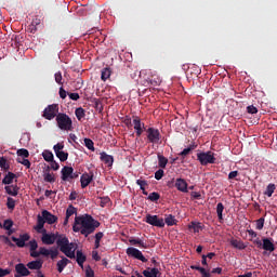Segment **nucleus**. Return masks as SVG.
I'll return each mask as SVG.
<instances>
[{
  "mask_svg": "<svg viewBox=\"0 0 277 277\" xmlns=\"http://www.w3.org/2000/svg\"><path fill=\"white\" fill-rule=\"evenodd\" d=\"M109 202V197H103L101 198L100 205L101 207H105Z\"/></svg>",
  "mask_w": 277,
  "mask_h": 277,
  "instance_id": "obj_59",
  "label": "nucleus"
},
{
  "mask_svg": "<svg viewBox=\"0 0 277 277\" xmlns=\"http://www.w3.org/2000/svg\"><path fill=\"white\" fill-rule=\"evenodd\" d=\"M14 226V221L8 219L3 223V229L4 230H10Z\"/></svg>",
  "mask_w": 277,
  "mask_h": 277,
  "instance_id": "obj_45",
  "label": "nucleus"
},
{
  "mask_svg": "<svg viewBox=\"0 0 277 277\" xmlns=\"http://www.w3.org/2000/svg\"><path fill=\"white\" fill-rule=\"evenodd\" d=\"M237 176H239V171H232L228 174V180L233 181V179H237Z\"/></svg>",
  "mask_w": 277,
  "mask_h": 277,
  "instance_id": "obj_55",
  "label": "nucleus"
},
{
  "mask_svg": "<svg viewBox=\"0 0 277 277\" xmlns=\"http://www.w3.org/2000/svg\"><path fill=\"white\" fill-rule=\"evenodd\" d=\"M247 114H259V108H256L254 105H250L247 107Z\"/></svg>",
  "mask_w": 277,
  "mask_h": 277,
  "instance_id": "obj_50",
  "label": "nucleus"
},
{
  "mask_svg": "<svg viewBox=\"0 0 277 277\" xmlns=\"http://www.w3.org/2000/svg\"><path fill=\"white\" fill-rule=\"evenodd\" d=\"M51 168L48 167V169L43 173V180L45 183H55V175L50 172Z\"/></svg>",
  "mask_w": 277,
  "mask_h": 277,
  "instance_id": "obj_24",
  "label": "nucleus"
},
{
  "mask_svg": "<svg viewBox=\"0 0 277 277\" xmlns=\"http://www.w3.org/2000/svg\"><path fill=\"white\" fill-rule=\"evenodd\" d=\"M41 217L47 222V224H55V222H57V216L51 214L49 210H43L41 212Z\"/></svg>",
  "mask_w": 277,
  "mask_h": 277,
  "instance_id": "obj_14",
  "label": "nucleus"
},
{
  "mask_svg": "<svg viewBox=\"0 0 277 277\" xmlns=\"http://www.w3.org/2000/svg\"><path fill=\"white\" fill-rule=\"evenodd\" d=\"M146 133L149 144H159L161 142V132H159V129L148 128Z\"/></svg>",
  "mask_w": 277,
  "mask_h": 277,
  "instance_id": "obj_7",
  "label": "nucleus"
},
{
  "mask_svg": "<svg viewBox=\"0 0 277 277\" xmlns=\"http://www.w3.org/2000/svg\"><path fill=\"white\" fill-rule=\"evenodd\" d=\"M75 259L79 265V267H83V263L88 261V258L81 250H75Z\"/></svg>",
  "mask_w": 277,
  "mask_h": 277,
  "instance_id": "obj_18",
  "label": "nucleus"
},
{
  "mask_svg": "<svg viewBox=\"0 0 277 277\" xmlns=\"http://www.w3.org/2000/svg\"><path fill=\"white\" fill-rule=\"evenodd\" d=\"M126 254H128V256H130L131 259H136L137 261H142V263H148V259H146L142 253V251H140L136 248L129 247L126 250Z\"/></svg>",
  "mask_w": 277,
  "mask_h": 277,
  "instance_id": "obj_8",
  "label": "nucleus"
},
{
  "mask_svg": "<svg viewBox=\"0 0 277 277\" xmlns=\"http://www.w3.org/2000/svg\"><path fill=\"white\" fill-rule=\"evenodd\" d=\"M101 226V222L96 221V219L92 217L90 214H84L75 217V222L72 225L74 233H81L85 237L92 235Z\"/></svg>",
  "mask_w": 277,
  "mask_h": 277,
  "instance_id": "obj_2",
  "label": "nucleus"
},
{
  "mask_svg": "<svg viewBox=\"0 0 277 277\" xmlns=\"http://www.w3.org/2000/svg\"><path fill=\"white\" fill-rule=\"evenodd\" d=\"M10 272L11 271L9 268L3 269L0 267V277L10 276Z\"/></svg>",
  "mask_w": 277,
  "mask_h": 277,
  "instance_id": "obj_56",
  "label": "nucleus"
},
{
  "mask_svg": "<svg viewBox=\"0 0 277 277\" xmlns=\"http://www.w3.org/2000/svg\"><path fill=\"white\" fill-rule=\"evenodd\" d=\"M161 198V195H159V193L154 192L150 193L148 196V200H150L151 202H157V200H159Z\"/></svg>",
  "mask_w": 277,
  "mask_h": 277,
  "instance_id": "obj_43",
  "label": "nucleus"
},
{
  "mask_svg": "<svg viewBox=\"0 0 277 277\" xmlns=\"http://www.w3.org/2000/svg\"><path fill=\"white\" fill-rule=\"evenodd\" d=\"M54 79L56 81V83H58V85H63V82H62V71H58L54 75Z\"/></svg>",
  "mask_w": 277,
  "mask_h": 277,
  "instance_id": "obj_52",
  "label": "nucleus"
},
{
  "mask_svg": "<svg viewBox=\"0 0 277 277\" xmlns=\"http://www.w3.org/2000/svg\"><path fill=\"white\" fill-rule=\"evenodd\" d=\"M85 277H94V271L92 269V267L88 266L85 268Z\"/></svg>",
  "mask_w": 277,
  "mask_h": 277,
  "instance_id": "obj_54",
  "label": "nucleus"
},
{
  "mask_svg": "<svg viewBox=\"0 0 277 277\" xmlns=\"http://www.w3.org/2000/svg\"><path fill=\"white\" fill-rule=\"evenodd\" d=\"M136 185H138L144 196H148V192H146V186H148V182L146 180H136Z\"/></svg>",
  "mask_w": 277,
  "mask_h": 277,
  "instance_id": "obj_30",
  "label": "nucleus"
},
{
  "mask_svg": "<svg viewBox=\"0 0 277 277\" xmlns=\"http://www.w3.org/2000/svg\"><path fill=\"white\" fill-rule=\"evenodd\" d=\"M15 272L19 274V276H30L31 272H29V268L25 266V264L19 263L15 266Z\"/></svg>",
  "mask_w": 277,
  "mask_h": 277,
  "instance_id": "obj_17",
  "label": "nucleus"
},
{
  "mask_svg": "<svg viewBox=\"0 0 277 277\" xmlns=\"http://www.w3.org/2000/svg\"><path fill=\"white\" fill-rule=\"evenodd\" d=\"M197 161H199L200 166L213 164L216 161L215 153L211 150L198 153Z\"/></svg>",
  "mask_w": 277,
  "mask_h": 277,
  "instance_id": "obj_4",
  "label": "nucleus"
},
{
  "mask_svg": "<svg viewBox=\"0 0 277 277\" xmlns=\"http://www.w3.org/2000/svg\"><path fill=\"white\" fill-rule=\"evenodd\" d=\"M28 31H29L30 34H36V31H38V28L36 27V25L30 24V25L28 26Z\"/></svg>",
  "mask_w": 277,
  "mask_h": 277,
  "instance_id": "obj_60",
  "label": "nucleus"
},
{
  "mask_svg": "<svg viewBox=\"0 0 277 277\" xmlns=\"http://www.w3.org/2000/svg\"><path fill=\"white\" fill-rule=\"evenodd\" d=\"M14 179H17L16 174L12 172H8V174H5V176L2 180V184L12 185L14 183Z\"/></svg>",
  "mask_w": 277,
  "mask_h": 277,
  "instance_id": "obj_21",
  "label": "nucleus"
},
{
  "mask_svg": "<svg viewBox=\"0 0 277 277\" xmlns=\"http://www.w3.org/2000/svg\"><path fill=\"white\" fill-rule=\"evenodd\" d=\"M190 196L194 198V200H202V195L198 192H192Z\"/></svg>",
  "mask_w": 277,
  "mask_h": 277,
  "instance_id": "obj_53",
  "label": "nucleus"
},
{
  "mask_svg": "<svg viewBox=\"0 0 277 277\" xmlns=\"http://www.w3.org/2000/svg\"><path fill=\"white\" fill-rule=\"evenodd\" d=\"M265 226V217H260L255 221V228L256 230H263V227Z\"/></svg>",
  "mask_w": 277,
  "mask_h": 277,
  "instance_id": "obj_42",
  "label": "nucleus"
},
{
  "mask_svg": "<svg viewBox=\"0 0 277 277\" xmlns=\"http://www.w3.org/2000/svg\"><path fill=\"white\" fill-rule=\"evenodd\" d=\"M224 203L222 202H219L216 205V214H217V219H219V222L222 224L224 222Z\"/></svg>",
  "mask_w": 277,
  "mask_h": 277,
  "instance_id": "obj_26",
  "label": "nucleus"
},
{
  "mask_svg": "<svg viewBox=\"0 0 277 277\" xmlns=\"http://www.w3.org/2000/svg\"><path fill=\"white\" fill-rule=\"evenodd\" d=\"M84 145L88 147L89 150H93L94 153V141H92L91 138H84Z\"/></svg>",
  "mask_w": 277,
  "mask_h": 277,
  "instance_id": "obj_44",
  "label": "nucleus"
},
{
  "mask_svg": "<svg viewBox=\"0 0 277 277\" xmlns=\"http://www.w3.org/2000/svg\"><path fill=\"white\" fill-rule=\"evenodd\" d=\"M56 124L61 131H72V119L64 113L57 114Z\"/></svg>",
  "mask_w": 277,
  "mask_h": 277,
  "instance_id": "obj_3",
  "label": "nucleus"
},
{
  "mask_svg": "<svg viewBox=\"0 0 277 277\" xmlns=\"http://www.w3.org/2000/svg\"><path fill=\"white\" fill-rule=\"evenodd\" d=\"M28 269H42V261L36 260L27 264Z\"/></svg>",
  "mask_w": 277,
  "mask_h": 277,
  "instance_id": "obj_31",
  "label": "nucleus"
},
{
  "mask_svg": "<svg viewBox=\"0 0 277 277\" xmlns=\"http://www.w3.org/2000/svg\"><path fill=\"white\" fill-rule=\"evenodd\" d=\"M92 181H94V173H83L80 177L82 189H85V187H88Z\"/></svg>",
  "mask_w": 277,
  "mask_h": 277,
  "instance_id": "obj_12",
  "label": "nucleus"
},
{
  "mask_svg": "<svg viewBox=\"0 0 277 277\" xmlns=\"http://www.w3.org/2000/svg\"><path fill=\"white\" fill-rule=\"evenodd\" d=\"M146 224L150 226H156L157 228H163L166 226V222L163 217H159L158 215L147 214L145 216Z\"/></svg>",
  "mask_w": 277,
  "mask_h": 277,
  "instance_id": "obj_6",
  "label": "nucleus"
},
{
  "mask_svg": "<svg viewBox=\"0 0 277 277\" xmlns=\"http://www.w3.org/2000/svg\"><path fill=\"white\" fill-rule=\"evenodd\" d=\"M11 239L14 243H16L17 248H25V246H27V243L25 242L29 241V239H31V236H29V234H21L18 238L12 236Z\"/></svg>",
  "mask_w": 277,
  "mask_h": 277,
  "instance_id": "obj_11",
  "label": "nucleus"
},
{
  "mask_svg": "<svg viewBox=\"0 0 277 277\" xmlns=\"http://www.w3.org/2000/svg\"><path fill=\"white\" fill-rule=\"evenodd\" d=\"M58 94H60L61 98H66V96H67L66 90H64V88H62V87L60 88Z\"/></svg>",
  "mask_w": 277,
  "mask_h": 277,
  "instance_id": "obj_61",
  "label": "nucleus"
},
{
  "mask_svg": "<svg viewBox=\"0 0 277 277\" xmlns=\"http://www.w3.org/2000/svg\"><path fill=\"white\" fill-rule=\"evenodd\" d=\"M42 157H43L44 161H48L49 163H50V161H53V159H54L53 153L51 150H44L42 153Z\"/></svg>",
  "mask_w": 277,
  "mask_h": 277,
  "instance_id": "obj_37",
  "label": "nucleus"
},
{
  "mask_svg": "<svg viewBox=\"0 0 277 277\" xmlns=\"http://www.w3.org/2000/svg\"><path fill=\"white\" fill-rule=\"evenodd\" d=\"M126 127H132L133 124L131 123V117H126V119L123 120Z\"/></svg>",
  "mask_w": 277,
  "mask_h": 277,
  "instance_id": "obj_64",
  "label": "nucleus"
},
{
  "mask_svg": "<svg viewBox=\"0 0 277 277\" xmlns=\"http://www.w3.org/2000/svg\"><path fill=\"white\" fill-rule=\"evenodd\" d=\"M262 241V248L266 250V252H274V250H276V246H274V242H272L269 238H264Z\"/></svg>",
  "mask_w": 277,
  "mask_h": 277,
  "instance_id": "obj_20",
  "label": "nucleus"
},
{
  "mask_svg": "<svg viewBox=\"0 0 277 277\" xmlns=\"http://www.w3.org/2000/svg\"><path fill=\"white\" fill-rule=\"evenodd\" d=\"M247 233L249 237H252L253 239L258 237V234L254 232V229H248Z\"/></svg>",
  "mask_w": 277,
  "mask_h": 277,
  "instance_id": "obj_63",
  "label": "nucleus"
},
{
  "mask_svg": "<svg viewBox=\"0 0 277 277\" xmlns=\"http://www.w3.org/2000/svg\"><path fill=\"white\" fill-rule=\"evenodd\" d=\"M5 189V193L9 195V196H18V185H8L4 187Z\"/></svg>",
  "mask_w": 277,
  "mask_h": 277,
  "instance_id": "obj_23",
  "label": "nucleus"
},
{
  "mask_svg": "<svg viewBox=\"0 0 277 277\" xmlns=\"http://www.w3.org/2000/svg\"><path fill=\"white\" fill-rule=\"evenodd\" d=\"M92 259L94 261H101V255H98V251H93L92 252Z\"/></svg>",
  "mask_w": 277,
  "mask_h": 277,
  "instance_id": "obj_62",
  "label": "nucleus"
},
{
  "mask_svg": "<svg viewBox=\"0 0 277 277\" xmlns=\"http://www.w3.org/2000/svg\"><path fill=\"white\" fill-rule=\"evenodd\" d=\"M100 159H101V161H103V163H106L109 167L114 166V156L108 155L105 151H102L100 154Z\"/></svg>",
  "mask_w": 277,
  "mask_h": 277,
  "instance_id": "obj_19",
  "label": "nucleus"
},
{
  "mask_svg": "<svg viewBox=\"0 0 277 277\" xmlns=\"http://www.w3.org/2000/svg\"><path fill=\"white\" fill-rule=\"evenodd\" d=\"M230 246H233V248H236V250H246V248H248V246H246L243 241L237 239H232Z\"/></svg>",
  "mask_w": 277,
  "mask_h": 277,
  "instance_id": "obj_27",
  "label": "nucleus"
},
{
  "mask_svg": "<svg viewBox=\"0 0 277 277\" xmlns=\"http://www.w3.org/2000/svg\"><path fill=\"white\" fill-rule=\"evenodd\" d=\"M109 77H111V69H109V67H105L104 69H102V75H101L102 81L109 79Z\"/></svg>",
  "mask_w": 277,
  "mask_h": 277,
  "instance_id": "obj_35",
  "label": "nucleus"
},
{
  "mask_svg": "<svg viewBox=\"0 0 277 277\" xmlns=\"http://www.w3.org/2000/svg\"><path fill=\"white\" fill-rule=\"evenodd\" d=\"M133 124H134L136 137H142V133L146 131V124L142 122V119H140V117L137 116L133 117Z\"/></svg>",
  "mask_w": 277,
  "mask_h": 277,
  "instance_id": "obj_10",
  "label": "nucleus"
},
{
  "mask_svg": "<svg viewBox=\"0 0 277 277\" xmlns=\"http://www.w3.org/2000/svg\"><path fill=\"white\" fill-rule=\"evenodd\" d=\"M16 161L17 163H22V166H25V168H27L28 170L29 168H31V162L29 161V159L18 157Z\"/></svg>",
  "mask_w": 277,
  "mask_h": 277,
  "instance_id": "obj_41",
  "label": "nucleus"
},
{
  "mask_svg": "<svg viewBox=\"0 0 277 277\" xmlns=\"http://www.w3.org/2000/svg\"><path fill=\"white\" fill-rule=\"evenodd\" d=\"M196 148H198V145L196 144L189 145L187 148H184L179 155L180 157H183V159H185V157H187V155H189L192 150H196Z\"/></svg>",
  "mask_w": 277,
  "mask_h": 277,
  "instance_id": "obj_29",
  "label": "nucleus"
},
{
  "mask_svg": "<svg viewBox=\"0 0 277 277\" xmlns=\"http://www.w3.org/2000/svg\"><path fill=\"white\" fill-rule=\"evenodd\" d=\"M44 224H47V221H44V219L42 217V215H38L37 216V225L35 227V229L37 230V233H42L44 230Z\"/></svg>",
  "mask_w": 277,
  "mask_h": 277,
  "instance_id": "obj_22",
  "label": "nucleus"
},
{
  "mask_svg": "<svg viewBox=\"0 0 277 277\" xmlns=\"http://www.w3.org/2000/svg\"><path fill=\"white\" fill-rule=\"evenodd\" d=\"M50 252H51V250H49V249H47L44 247H41L39 249L40 256H50Z\"/></svg>",
  "mask_w": 277,
  "mask_h": 277,
  "instance_id": "obj_48",
  "label": "nucleus"
},
{
  "mask_svg": "<svg viewBox=\"0 0 277 277\" xmlns=\"http://www.w3.org/2000/svg\"><path fill=\"white\" fill-rule=\"evenodd\" d=\"M72 215H77V208L70 205L66 210V217H72Z\"/></svg>",
  "mask_w": 277,
  "mask_h": 277,
  "instance_id": "obj_39",
  "label": "nucleus"
},
{
  "mask_svg": "<svg viewBox=\"0 0 277 277\" xmlns=\"http://www.w3.org/2000/svg\"><path fill=\"white\" fill-rule=\"evenodd\" d=\"M75 115L77 120H81L82 118H85V109L79 107L75 110Z\"/></svg>",
  "mask_w": 277,
  "mask_h": 277,
  "instance_id": "obj_38",
  "label": "nucleus"
},
{
  "mask_svg": "<svg viewBox=\"0 0 277 277\" xmlns=\"http://www.w3.org/2000/svg\"><path fill=\"white\" fill-rule=\"evenodd\" d=\"M68 96L71 101H79L80 98L79 93H69Z\"/></svg>",
  "mask_w": 277,
  "mask_h": 277,
  "instance_id": "obj_58",
  "label": "nucleus"
},
{
  "mask_svg": "<svg viewBox=\"0 0 277 277\" xmlns=\"http://www.w3.org/2000/svg\"><path fill=\"white\" fill-rule=\"evenodd\" d=\"M17 156L21 158V157H24V159H27V157H29V150L25 149V148H22V149H18L17 150Z\"/></svg>",
  "mask_w": 277,
  "mask_h": 277,
  "instance_id": "obj_46",
  "label": "nucleus"
},
{
  "mask_svg": "<svg viewBox=\"0 0 277 277\" xmlns=\"http://www.w3.org/2000/svg\"><path fill=\"white\" fill-rule=\"evenodd\" d=\"M53 150L60 161H68V153L64 151V143H57L56 145H54Z\"/></svg>",
  "mask_w": 277,
  "mask_h": 277,
  "instance_id": "obj_9",
  "label": "nucleus"
},
{
  "mask_svg": "<svg viewBox=\"0 0 277 277\" xmlns=\"http://www.w3.org/2000/svg\"><path fill=\"white\" fill-rule=\"evenodd\" d=\"M163 169H159L158 171L155 172V179L156 181H161L163 179Z\"/></svg>",
  "mask_w": 277,
  "mask_h": 277,
  "instance_id": "obj_49",
  "label": "nucleus"
},
{
  "mask_svg": "<svg viewBox=\"0 0 277 277\" xmlns=\"http://www.w3.org/2000/svg\"><path fill=\"white\" fill-rule=\"evenodd\" d=\"M29 246H30V252L38 250V241H36V239L30 240Z\"/></svg>",
  "mask_w": 277,
  "mask_h": 277,
  "instance_id": "obj_51",
  "label": "nucleus"
},
{
  "mask_svg": "<svg viewBox=\"0 0 277 277\" xmlns=\"http://www.w3.org/2000/svg\"><path fill=\"white\" fill-rule=\"evenodd\" d=\"M56 256H60V251L57 250V248L50 249V259H52V261H55Z\"/></svg>",
  "mask_w": 277,
  "mask_h": 277,
  "instance_id": "obj_47",
  "label": "nucleus"
},
{
  "mask_svg": "<svg viewBox=\"0 0 277 277\" xmlns=\"http://www.w3.org/2000/svg\"><path fill=\"white\" fill-rule=\"evenodd\" d=\"M70 263V260L68 258L61 255V260L56 263L57 272L62 274L64 269H66V266Z\"/></svg>",
  "mask_w": 277,
  "mask_h": 277,
  "instance_id": "obj_16",
  "label": "nucleus"
},
{
  "mask_svg": "<svg viewBox=\"0 0 277 277\" xmlns=\"http://www.w3.org/2000/svg\"><path fill=\"white\" fill-rule=\"evenodd\" d=\"M72 172H75V169H72V167H68V166L63 167V169L61 170L62 181L70 182V176L72 175Z\"/></svg>",
  "mask_w": 277,
  "mask_h": 277,
  "instance_id": "obj_13",
  "label": "nucleus"
},
{
  "mask_svg": "<svg viewBox=\"0 0 277 277\" xmlns=\"http://www.w3.org/2000/svg\"><path fill=\"white\" fill-rule=\"evenodd\" d=\"M175 187L177 192H182L183 194H187V181L185 179H176L175 181Z\"/></svg>",
  "mask_w": 277,
  "mask_h": 277,
  "instance_id": "obj_15",
  "label": "nucleus"
},
{
  "mask_svg": "<svg viewBox=\"0 0 277 277\" xmlns=\"http://www.w3.org/2000/svg\"><path fill=\"white\" fill-rule=\"evenodd\" d=\"M50 163H51L52 170L54 171L60 170V163H57L55 160L50 161Z\"/></svg>",
  "mask_w": 277,
  "mask_h": 277,
  "instance_id": "obj_57",
  "label": "nucleus"
},
{
  "mask_svg": "<svg viewBox=\"0 0 277 277\" xmlns=\"http://www.w3.org/2000/svg\"><path fill=\"white\" fill-rule=\"evenodd\" d=\"M129 241L131 246H138L140 248H148V245L140 238H131Z\"/></svg>",
  "mask_w": 277,
  "mask_h": 277,
  "instance_id": "obj_28",
  "label": "nucleus"
},
{
  "mask_svg": "<svg viewBox=\"0 0 277 277\" xmlns=\"http://www.w3.org/2000/svg\"><path fill=\"white\" fill-rule=\"evenodd\" d=\"M0 168L3 172H8L10 170V162H8L5 157L0 158Z\"/></svg>",
  "mask_w": 277,
  "mask_h": 277,
  "instance_id": "obj_32",
  "label": "nucleus"
},
{
  "mask_svg": "<svg viewBox=\"0 0 277 277\" xmlns=\"http://www.w3.org/2000/svg\"><path fill=\"white\" fill-rule=\"evenodd\" d=\"M274 192H276V184H268L266 190L264 192V196L272 198Z\"/></svg>",
  "mask_w": 277,
  "mask_h": 277,
  "instance_id": "obj_33",
  "label": "nucleus"
},
{
  "mask_svg": "<svg viewBox=\"0 0 277 277\" xmlns=\"http://www.w3.org/2000/svg\"><path fill=\"white\" fill-rule=\"evenodd\" d=\"M58 114H60V105L51 104L44 108L42 116L45 118V120H53L54 118H57Z\"/></svg>",
  "mask_w": 277,
  "mask_h": 277,
  "instance_id": "obj_5",
  "label": "nucleus"
},
{
  "mask_svg": "<svg viewBox=\"0 0 277 277\" xmlns=\"http://www.w3.org/2000/svg\"><path fill=\"white\" fill-rule=\"evenodd\" d=\"M6 207L11 211H14V209L16 207V200H14V198H12V197H8V199H6Z\"/></svg>",
  "mask_w": 277,
  "mask_h": 277,
  "instance_id": "obj_40",
  "label": "nucleus"
},
{
  "mask_svg": "<svg viewBox=\"0 0 277 277\" xmlns=\"http://www.w3.org/2000/svg\"><path fill=\"white\" fill-rule=\"evenodd\" d=\"M41 241L44 243V246H53V243L56 241V246L60 252L65 254L67 259H75V250H77V243L70 242L68 237L58 235L57 233L48 234L47 229H43Z\"/></svg>",
  "mask_w": 277,
  "mask_h": 277,
  "instance_id": "obj_1",
  "label": "nucleus"
},
{
  "mask_svg": "<svg viewBox=\"0 0 277 277\" xmlns=\"http://www.w3.org/2000/svg\"><path fill=\"white\" fill-rule=\"evenodd\" d=\"M164 222L167 224V226H175L176 224V217H174V215L169 214L167 215V217L164 219Z\"/></svg>",
  "mask_w": 277,
  "mask_h": 277,
  "instance_id": "obj_36",
  "label": "nucleus"
},
{
  "mask_svg": "<svg viewBox=\"0 0 277 277\" xmlns=\"http://www.w3.org/2000/svg\"><path fill=\"white\" fill-rule=\"evenodd\" d=\"M158 166L164 169L168 166V158L166 156L158 154Z\"/></svg>",
  "mask_w": 277,
  "mask_h": 277,
  "instance_id": "obj_34",
  "label": "nucleus"
},
{
  "mask_svg": "<svg viewBox=\"0 0 277 277\" xmlns=\"http://www.w3.org/2000/svg\"><path fill=\"white\" fill-rule=\"evenodd\" d=\"M202 228H205V225H202V223L200 222H190V224L188 225V229L194 230V233H200Z\"/></svg>",
  "mask_w": 277,
  "mask_h": 277,
  "instance_id": "obj_25",
  "label": "nucleus"
}]
</instances>
